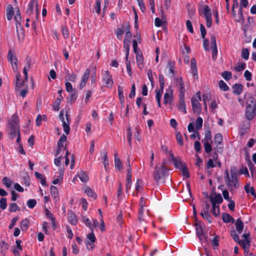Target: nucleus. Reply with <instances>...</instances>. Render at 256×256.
I'll use <instances>...</instances> for the list:
<instances>
[{
    "label": "nucleus",
    "mask_w": 256,
    "mask_h": 256,
    "mask_svg": "<svg viewBox=\"0 0 256 256\" xmlns=\"http://www.w3.org/2000/svg\"><path fill=\"white\" fill-rule=\"evenodd\" d=\"M87 238L88 239V240H86L85 241H90V242H94L96 240V236H94V230H92V232L90 233V234H88V235H87Z\"/></svg>",
    "instance_id": "obj_59"
},
{
    "label": "nucleus",
    "mask_w": 256,
    "mask_h": 256,
    "mask_svg": "<svg viewBox=\"0 0 256 256\" xmlns=\"http://www.w3.org/2000/svg\"><path fill=\"white\" fill-rule=\"evenodd\" d=\"M70 93V94L67 98V100L72 102L75 101L77 99L78 92L76 89H74V91Z\"/></svg>",
    "instance_id": "obj_32"
},
{
    "label": "nucleus",
    "mask_w": 256,
    "mask_h": 256,
    "mask_svg": "<svg viewBox=\"0 0 256 256\" xmlns=\"http://www.w3.org/2000/svg\"><path fill=\"white\" fill-rule=\"evenodd\" d=\"M130 40L124 38V48L125 51L126 56L125 60L128 58L129 52L130 50Z\"/></svg>",
    "instance_id": "obj_18"
},
{
    "label": "nucleus",
    "mask_w": 256,
    "mask_h": 256,
    "mask_svg": "<svg viewBox=\"0 0 256 256\" xmlns=\"http://www.w3.org/2000/svg\"><path fill=\"white\" fill-rule=\"evenodd\" d=\"M16 31L18 40H22L24 38V30L22 24H16Z\"/></svg>",
    "instance_id": "obj_15"
},
{
    "label": "nucleus",
    "mask_w": 256,
    "mask_h": 256,
    "mask_svg": "<svg viewBox=\"0 0 256 256\" xmlns=\"http://www.w3.org/2000/svg\"><path fill=\"white\" fill-rule=\"evenodd\" d=\"M64 98L62 95L60 96V98H57L52 105L53 108L54 110L58 111L60 108V105L62 102V100H63Z\"/></svg>",
    "instance_id": "obj_29"
},
{
    "label": "nucleus",
    "mask_w": 256,
    "mask_h": 256,
    "mask_svg": "<svg viewBox=\"0 0 256 256\" xmlns=\"http://www.w3.org/2000/svg\"><path fill=\"white\" fill-rule=\"evenodd\" d=\"M8 248V245L5 241H2L0 243V252L2 256H4L6 255Z\"/></svg>",
    "instance_id": "obj_27"
},
{
    "label": "nucleus",
    "mask_w": 256,
    "mask_h": 256,
    "mask_svg": "<svg viewBox=\"0 0 256 256\" xmlns=\"http://www.w3.org/2000/svg\"><path fill=\"white\" fill-rule=\"evenodd\" d=\"M102 80L106 83V86L108 88H112L114 84L113 78L112 74H110L109 70L105 72L102 78Z\"/></svg>",
    "instance_id": "obj_5"
},
{
    "label": "nucleus",
    "mask_w": 256,
    "mask_h": 256,
    "mask_svg": "<svg viewBox=\"0 0 256 256\" xmlns=\"http://www.w3.org/2000/svg\"><path fill=\"white\" fill-rule=\"evenodd\" d=\"M126 138L128 140V145L131 148L132 147V132L131 130L130 126H128L126 128Z\"/></svg>",
    "instance_id": "obj_36"
},
{
    "label": "nucleus",
    "mask_w": 256,
    "mask_h": 256,
    "mask_svg": "<svg viewBox=\"0 0 256 256\" xmlns=\"http://www.w3.org/2000/svg\"><path fill=\"white\" fill-rule=\"evenodd\" d=\"M180 170L182 171L183 176L187 178L190 177V174L188 170L187 165L186 163H184L183 167L181 168Z\"/></svg>",
    "instance_id": "obj_34"
},
{
    "label": "nucleus",
    "mask_w": 256,
    "mask_h": 256,
    "mask_svg": "<svg viewBox=\"0 0 256 256\" xmlns=\"http://www.w3.org/2000/svg\"><path fill=\"white\" fill-rule=\"evenodd\" d=\"M84 192L86 195L94 200H96L97 198V194L89 186H87L84 188Z\"/></svg>",
    "instance_id": "obj_23"
},
{
    "label": "nucleus",
    "mask_w": 256,
    "mask_h": 256,
    "mask_svg": "<svg viewBox=\"0 0 256 256\" xmlns=\"http://www.w3.org/2000/svg\"><path fill=\"white\" fill-rule=\"evenodd\" d=\"M126 191L130 190L132 184V174H126Z\"/></svg>",
    "instance_id": "obj_30"
},
{
    "label": "nucleus",
    "mask_w": 256,
    "mask_h": 256,
    "mask_svg": "<svg viewBox=\"0 0 256 256\" xmlns=\"http://www.w3.org/2000/svg\"><path fill=\"white\" fill-rule=\"evenodd\" d=\"M222 220L224 223H234L235 222L234 219L228 214L224 212L222 215Z\"/></svg>",
    "instance_id": "obj_21"
},
{
    "label": "nucleus",
    "mask_w": 256,
    "mask_h": 256,
    "mask_svg": "<svg viewBox=\"0 0 256 256\" xmlns=\"http://www.w3.org/2000/svg\"><path fill=\"white\" fill-rule=\"evenodd\" d=\"M256 114V105L254 106H246V116L247 120H252Z\"/></svg>",
    "instance_id": "obj_7"
},
{
    "label": "nucleus",
    "mask_w": 256,
    "mask_h": 256,
    "mask_svg": "<svg viewBox=\"0 0 256 256\" xmlns=\"http://www.w3.org/2000/svg\"><path fill=\"white\" fill-rule=\"evenodd\" d=\"M62 122V126L64 128V130L66 134H68L70 133V123H66V121H64Z\"/></svg>",
    "instance_id": "obj_61"
},
{
    "label": "nucleus",
    "mask_w": 256,
    "mask_h": 256,
    "mask_svg": "<svg viewBox=\"0 0 256 256\" xmlns=\"http://www.w3.org/2000/svg\"><path fill=\"white\" fill-rule=\"evenodd\" d=\"M176 140L180 146H182L184 144L183 138L180 132H176Z\"/></svg>",
    "instance_id": "obj_52"
},
{
    "label": "nucleus",
    "mask_w": 256,
    "mask_h": 256,
    "mask_svg": "<svg viewBox=\"0 0 256 256\" xmlns=\"http://www.w3.org/2000/svg\"><path fill=\"white\" fill-rule=\"evenodd\" d=\"M2 182L6 187L10 188L11 184L14 183V182L10 180L8 178L5 176L2 178Z\"/></svg>",
    "instance_id": "obj_54"
},
{
    "label": "nucleus",
    "mask_w": 256,
    "mask_h": 256,
    "mask_svg": "<svg viewBox=\"0 0 256 256\" xmlns=\"http://www.w3.org/2000/svg\"><path fill=\"white\" fill-rule=\"evenodd\" d=\"M175 80H176V85L179 86V96H184L186 92V89L184 88V84L182 77H180L179 78H174Z\"/></svg>",
    "instance_id": "obj_9"
},
{
    "label": "nucleus",
    "mask_w": 256,
    "mask_h": 256,
    "mask_svg": "<svg viewBox=\"0 0 256 256\" xmlns=\"http://www.w3.org/2000/svg\"><path fill=\"white\" fill-rule=\"evenodd\" d=\"M203 102L206 110L207 109L206 102L210 101L211 99V94L210 93H207L202 95Z\"/></svg>",
    "instance_id": "obj_48"
},
{
    "label": "nucleus",
    "mask_w": 256,
    "mask_h": 256,
    "mask_svg": "<svg viewBox=\"0 0 256 256\" xmlns=\"http://www.w3.org/2000/svg\"><path fill=\"white\" fill-rule=\"evenodd\" d=\"M249 50L247 48H243L242 50L241 56L245 60H248L249 58Z\"/></svg>",
    "instance_id": "obj_49"
},
{
    "label": "nucleus",
    "mask_w": 256,
    "mask_h": 256,
    "mask_svg": "<svg viewBox=\"0 0 256 256\" xmlns=\"http://www.w3.org/2000/svg\"><path fill=\"white\" fill-rule=\"evenodd\" d=\"M50 192L52 196L56 198L58 196V190L56 186H51L50 187Z\"/></svg>",
    "instance_id": "obj_40"
},
{
    "label": "nucleus",
    "mask_w": 256,
    "mask_h": 256,
    "mask_svg": "<svg viewBox=\"0 0 256 256\" xmlns=\"http://www.w3.org/2000/svg\"><path fill=\"white\" fill-rule=\"evenodd\" d=\"M18 117H13L11 120L9 122L10 127V135L11 138L14 139L18 135V132L20 131L19 125L18 124Z\"/></svg>",
    "instance_id": "obj_2"
},
{
    "label": "nucleus",
    "mask_w": 256,
    "mask_h": 256,
    "mask_svg": "<svg viewBox=\"0 0 256 256\" xmlns=\"http://www.w3.org/2000/svg\"><path fill=\"white\" fill-rule=\"evenodd\" d=\"M198 11L200 14H203L204 18L212 16L211 10L209 6L206 4H204L202 3L200 5Z\"/></svg>",
    "instance_id": "obj_6"
},
{
    "label": "nucleus",
    "mask_w": 256,
    "mask_h": 256,
    "mask_svg": "<svg viewBox=\"0 0 256 256\" xmlns=\"http://www.w3.org/2000/svg\"><path fill=\"white\" fill-rule=\"evenodd\" d=\"M67 140V137L66 135L63 134L59 138L57 142V148H64V142H65Z\"/></svg>",
    "instance_id": "obj_37"
},
{
    "label": "nucleus",
    "mask_w": 256,
    "mask_h": 256,
    "mask_svg": "<svg viewBox=\"0 0 256 256\" xmlns=\"http://www.w3.org/2000/svg\"><path fill=\"white\" fill-rule=\"evenodd\" d=\"M218 86L220 89L224 92L228 91L230 88L227 84L222 80L218 82Z\"/></svg>",
    "instance_id": "obj_41"
},
{
    "label": "nucleus",
    "mask_w": 256,
    "mask_h": 256,
    "mask_svg": "<svg viewBox=\"0 0 256 256\" xmlns=\"http://www.w3.org/2000/svg\"><path fill=\"white\" fill-rule=\"evenodd\" d=\"M200 214L204 220H206L208 223L212 222V218L210 212H200Z\"/></svg>",
    "instance_id": "obj_53"
},
{
    "label": "nucleus",
    "mask_w": 256,
    "mask_h": 256,
    "mask_svg": "<svg viewBox=\"0 0 256 256\" xmlns=\"http://www.w3.org/2000/svg\"><path fill=\"white\" fill-rule=\"evenodd\" d=\"M244 222L240 218L236 220V228L238 234H240L244 228Z\"/></svg>",
    "instance_id": "obj_25"
},
{
    "label": "nucleus",
    "mask_w": 256,
    "mask_h": 256,
    "mask_svg": "<svg viewBox=\"0 0 256 256\" xmlns=\"http://www.w3.org/2000/svg\"><path fill=\"white\" fill-rule=\"evenodd\" d=\"M220 237L218 236H216L212 240V245L214 249H216L219 244Z\"/></svg>",
    "instance_id": "obj_56"
},
{
    "label": "nucleus",
    "mask_w": 256,
    "mask_h": 256,
    "mask_svg": "<svg viewBox=\"0 0 256 256\" xmlns=\"http://www.w3.org/2000/svg\"><path fill=\"white\" fill-rule=\"evenodd\" d=\"M194 226H196V236L200 240H202L203 236L204 237L206 240L208 238V236L207 234L205 235L204 232V228H205L204 224L203 222H196L194 224Z\"/></svg>",
    "instance_id": "obj_3"
},
{
    "label": "nucleus",
    "mask_w": 256,
    "mask_h": 256,
    "mask_svg": "<svg viewBox=\"0 0 256 256\" xmlns=\"http://www.w3.org/2000/svg\"><path fill=\"white\" fill-rule=\"evenodd\" d=\"M190 70L194 78V79H198V68L196 66V62L194 58H192L190 60Z\"/></svg>",
    "instance_id": "obj_11"
},
{
    "label": "nucleus",
    "mask_w": 256,
    "mask_h": 256,
    "mask_svg": "<svg viewBox=\"0 0 256 256\" xmlns=\"http://www.w3.org/2000/svg\"><path fill=\"white\" fill-rule=\"evenodd\" d=\"M63 176H64V172H63V171L62 170H60L59 171V176H58V178H56L54 179L52 181V184H57L59 182H60V181L62 180V178H63Z\"/></svg>",
    "instance_id": "obj_55"
},
{
    "label": "nucleus",
    "mask_w": 256,
    "mask_h": 256,
    "mask_svg": "<svg viewBox=\"0 0 256 256\" xmlns=\"http://www.w3.org/2000/svg\"><path fill=\"white\" fill-rule=\"evenodd\" d=\"M8 210L10 212H12L20 210V208L16 203H10L9 204Z\"/></svg>",
    "instance_id": "obj_43"
},
{
    "label": "nucleus",
    "mask_w": 256,
    "mask_h": 256,
    "mask_svg": "<svg viewBox=\"0 0 256 256\" xmlns=\"http://www.w3.org/2000/svg\"><path fill=\"white\" fill-rule=\"evenodd\" d=\"M35 4L36 12V18H38V2L34 0H32L29 2L26 10V14L30 16L33 13L34 6Z\"/></svg>",
    "instance_id": "obj_8"
},
{
    "label": "nucleus",
    "mask_w": 256,
    "mask_h": 256,
    "mask_svg": "<svg viewBox=\"0 0 256 256\" xmlns=\"http://www.w3.org/2000/svg\"><path fill=\"white\" fill-rule=\"evenodd\" d=\"M158 81L160 86V89L164 90V78L162 74H158Z\"/></svg>",
    "instance_id": "obj_62"
},
{
    "label": "nucleus",
    "mask_w": 256,
    "mask_h": 256,
    "mask_svg": "<svg viewBox=\"0 0 256 256\" xmlns=\"http://www.w3.org/2000/svg\"><path fill=\"white\" fill-rule=\"evenodd\" d=\"M78 176L80 180L83 182H86L89 180L87 173L83 170H81L78 173Z\"/></svg>",
    "instance_id": "obj_28"
},
{
    "label": "nucleus",
    "mask_w": 256,
    "mask_h": 256,
    "mask_svg": "<svg viewBox=\"0 0 256 256\" xmlns=\"http://www.w3.org/2000/svg\"><path fill=\"white\" fill-rule=\"evenodd\" d=\"M214 190L215 188L212 189V194L210 196V202L218 204H221L223 202L222 197L220 194L216 193Z\"/></svg>",
    "instance_id": "obj_4"
},
{
    "label": "nucleus",
    "mask_w": 256,
    "mask_h": 256,
    "mask_svg": "<svg viewBox=\"0 0 256 256\" xmlns=\"http://www.w3.org/2000/svg\"><path fill=\"white\" fill-rule=\"evenodd\" d=\"M231 178L230 183L232 182L234 186L236 188H237L239 186V184H238V176L236 172H231Z\"/></svg>",
    "instance_id": "obj_24"
},
{
    "label": "nucleus",
    "mask_w": 256,
    "mask_h": 256,
    "mask_svg": "<svg viewBox=\"0 0 256 256\" xmlns=\"http://www.w3.org/2000/svg\"><path fill=\"white\" fill-rule=\"evenodd\" d=\"M191 102L194 112L199 114L201 112V107L198 100L196 98L192 97Z\"/></svg>",
    "instance_id": "obj_12"
},
{
    "label": "nucleus",
    "mask_w": 256,
    "mask_h": 256,
    "mask_svg": "<svg viewBox=\"0 0 256 256\" xmlns=\"http://www.w3.org/2000/svg\"><path fill=\"white\" fill-rule=\"evenodd\" d=\"M170 90V93L166 92L164 94V104H170L172 102V100L173 97L172 96V90L170 88H169Z\"/></svg>",
    "instance_id": "obj_20"
},
{
    "label": "nucleus",
    "mask_w": 256,
    "mask_h": 256,
    "mask_svg": "<svg viewBox=\"0 0 256 256\" xmlns=\"http://www.w3.org/2000/svg\"><path fill=\"white\" fill-rule=\"evenodd\" d=\"M36 200L35 199H30L28 200L26 204L30 208H33L36 204Z\"/></svg>",
    "instance_id": "obj_60"
},
{
    "label": "nucleus",
    "mask_w": 256,
    "mask_h": 256,
    "mask_svg": "<svg viewBox=\"0 0 256 256\" xmlns=\"http://www.w3.org/2000/svg\"><path fill=\"white\" fill-rule=\"evenodd\" d=\"M222 76L226 81L229 80L232 78V74L230 71H224L222 74Z\"/></svg>",
    "instance_id": "obj_50"
},
{
    "label": "nucleus",
    "mask_w": 256,
    "mask_h": 256,
    "mask_svg": "<svg viewBox=\"0 0 256 256\" xmlns=\"http://www.w3.org/2000/svg\"><path fill=\"white\" fill-rule=\"evenodd\" d=\"M212 136L211 130L210 128H208V130H205V134L204 140L205 141L208 142V141H210L212 142Z\"/></svg>",
    "instance_id": "obj_42"
},
{
    "label": "nucleus",
    "mask_w": 256,
    "mask_h": 256,
    "mask_svg": "<svg viewBox=\"0 0 256 256\" xmlns=\"http://www.w3.org/2000/svg\"><path fill=\"white\" fill-rule=\"evenodd\" d=\"M168 67L169 68V73L172 74V77H174L176 72L174 70V62L172 60H168Z\"/></svg>",
    "instance_id": "obj_39"
},
{
    "label": "nucleus",
    "mask_w": 256,
    "mask_h": 256,
    "mask_svg": "<svg viewBox=\"0 0 256 256\" xmlns=\"http://www.w3.org/2000/svg\"><path fill=\"white\" fill-rule=\"evenodd\" d=\"M100 4H101V1L100 0H96V5L94 6V10H95L96 12L98 14H100V12H101Z\"/></svg>",
    "instance_id": "obj_57"
},
{
    "label": "nucleus",
    "mask_w": 256,
    "mask_h": 256,
    "mask_svg": "<svg viewBox=\"0 0 256 256\" xmlns=\"http://www.w3.org/2000/svg\"><path fill=\"white\" fill-rule=\"evenodd\" d=\"M8 60L12 65L16 64L18 63V60L15 56L14 52L12 50H9L7 56Z\"/></svg>",
    "instance_id": "obj_14"
},
{
    "label": "nucleus",
    "mask_w": 256,
    "mask_h": 256,
    "mask_svg": "<svg viewBox=\"0 0 256 256\" xmlns=\"http://www.w3.org/2000/svg\"><path fill=\"white\" fill-rule=\"evenodd\" d=\"M90 70L88 68H86L82 78L80 82L79 85V88L82 89L86 86L87 81L90 76Z\"/></svg>",
    "instance_id": "obj_10"
},
{
    "label": "nucleus",
    "mask_w": 256,
    "mask_h": 256,
    "mask_svg": "<svg viewBox=\"0 0 256 256\" xmlns=\"http://www.w3.org/2000/svg\"><path fill=\"white\" fill-rule=\"evenodd\" d=\"M61 30L62 34L63 35L64 38L65 39H68L69 38L70 34L68 28L66 26H61Z\"/></svg>",
    "instance_id": "obj_47"
},
{
    "label": "nucleus",
    "mask_w": 256,
    "mask_h": 256,
    "mask_svg": "<svg viewBox=\"0 0 256 256\" xmlns=\"http://www.w3.org/2000/svg\"><path fill=\"white\" fill-rule=\"evenodd\" d=\"M118 96L120 101H123V99L124 98V94H123V87L122 86H118Z\"/></svg>",
    "instance_id": "obj_58"
},
{
    "label": "nucleus",
    "mask_w": 256,
    "mask_h": 256,
    "mask_svg": "<svg viewBox=\"0 0 256 256\" xmlns=\"http://www.w3.org/2000/svg\"><path fill=\"white\" fill-rule=\"evenodd\" d=\"M246 68V64L244 62H238L234 69L236 72H240L244 70Z\"/></svg>",
    "instance_id": "obj_45"
},
{
    "label": "nucleus",
    "mask_w": 256,
    "mask_h": 256,
    "mask_svg": "<svg viewBox=\"0 0 256 256\" xmlns=\"http://www.w3.org/2000/svg\"><path fill=\"white\" fill-rule=\"evenodd\" d=\"M174 167L180 170L181 168L183 167L184 163H182L181 158L179 156H177L176 158L172 162Z\"/></svg>",
    "instance_id": "obj_33"
},
{
    "label": "nucleus",
    "mask_w": 256,
    "mask_h": 256,
    "mask_svg": "<svg viewBox=\"0 0 256 256\" xmlns=\"http://www.w3.org/2000/svg\"><path fill=\"white\" fill-rule=\"evenodd\" d=\"M256 99L252 96H249L247 99L246 106H254L256 105Z\"/></svg>",
    "instance_id": "obj_46"
},
{
    "label": "nucleus",
    "mask_w": 256,
    "mask_h": 256,
    "mask_svg": "<svg viewBox=\"0 0 256 256\" xmlns=\"http://www.w3.org/2000/svg\"><path fill=\"white\" fill-rule=\"evenodd\" d=\"M76 79V74L74 72H72L70 74H68V76H66V80H69L72 82H75Z\"/></svg>",
    "instance_id": "obj_63"
},
{
    "label": "nucleus",
    "mask_w": 256,
    "mask_h": 256,
    "mask_svg": "<svg viewBox=\"0 0 256 256\" xmlns=\"http://www.w3.org/2000/svg\"><path fill=\"white\" fill-rule=\"evenodd\" d=\"M203 120L202 118L199 116L198 117L196 120V130L201 129L202 126Z\"/></svg>",
    "instance_id": "obj_51"
},
{
    "label": "nucleus",
    "mask_w": 256,
    "mask_h": 256,
    "mask_svg": "<svg viewBox=\"0 0 256 256\" xmlns=\"http://www.w3.org/2000/svg\"><path fill=\"white\" fill-rule=\"evenodd\" d=\"M232 88H233L232 93L238 96L242 92L244 86L241 84H235L232 86Z\"/></svg>",
    "instance_id": "obj_19"
},
{
    "label": "nucleus",
    "mask_w": 256,
    "mask_h": 256,
    "mask_svg": "<svg viewBox=\"0 0 256 256\" xmlns=\"http://www.w3.org/2000/svg\"><path fill=\"white\" fill-rule=\"evenodd\" d=\"M136 54V62L137 63L138 67L140 70H142L144 68V60L142 54L141 50L139 51L138 53Z\"/></svg>",
    "instance_id": "obj_13"
},
{
    "label": "nucleus",
    "mask_w": 256,
    "mask_h": 256,
    "mask_svg": "<svg viewBox=\"0 0 256 256\" xmlns=\"http://www.w3.org/2000/svg\"><path fill=\"white\" fill-rule=\"evenodd\" d=\"M114 166L116 169H118L120 172L122 169V162L120 160L118 156V154L116 153L114 156Z\"/></svg>",
    "instance_id": "obj_22"
},
{
    "label": "nucleus",
    "mask_w": 256,
    "mask_h": 256,
    "mask_svg": "<svg viewBox=\"0 0 256 256\" xmlns=\"http://www.w3.org/2000/svg\"><path fill=\"white\" fill-rule=\"evenodd\" d=\"M102 160L103 164L104 165V168L106 170H107V168L109 166V162L107 155V152L106 151H104L103 153V156L102 157Z\"/></svg>",
    "instance_id": "obj_38"
},
{
    "label": "nucleus",
    "mask_w": 256,
    "mask_h": 256,
    "mask_svg": "<svg viewBox=\"0 0 256 256\" xmlns=\"http://www.w3.org/2000/svg\"><path fill=\"white\" fill-rule=\"evenodd\" d=\"M223 137L220 133H217L214 136V142L216 145L221 144H222Z\"/></svg>",
    "instance_id": "obj_31"
},
{
    "label": "nucleus",
    "mask_w": 256,
    "mask_h": 256,
    "mask_svg": "<svg viewBox=\"0 0 256 256\" xmlns=\"http://www.w3.org/2000/svg\"><path fill=\"white\" fill-rule=\"evenodd\" d=\"M0 207L2 210H5L7 207L6 198H2L0 200Z\"/></svg>",
    "instance_id": "obj_64"
},
{
    "label": "nucleus",
    "mask_w": 256,
    "mask_h": 256,
    "mask_svg": "<svg viewBox=\"0 0 256 256\" xmlns=\"http://www.w3.org/2000/svg\"><path fill=\"white\" fill-rule=\"evenodd\" d=\"M154 179L158 184L160 182H164V179L168 176V170L163 164L156 166L153 173Z\"/></svg>",
    "instance_id": "obj_1"
},
{
    "label": "nucleus",
    "mask_w": 256,
    "mask_h": 256,
    "mask_svg": "<svg viewBox=\"0 0 256 256\" xmlns=\"http://www.w3.org/2000/svg\"><path fill=\"white\" fill-rule=\"evenodd\" d=\"M178 109L184 112L186 114V105L184 101V96H179L178 104L177 105Z\"/></svg>",
    "instance_id": "obj_16"
},
{
    "label": "nucleus",
    "mask_w": 256,
    "mask_h": 256,
    "mask_svg": "<svg viewBox=\"0 0 256 256\" xmlns=\"http://www.w3.org/2000/svg\"><path fill=\"white\" fill-rule=\"evenodd\" d=\"M230 236L236 242H238V244H242L241 241L242 240H240L238 234L234 230H233L231 232Z\"/></svg>",
    "instance_id": "obj_44"
},
{
    "label": "nucleus",
    "mask_w": 256,
    "mask_h": 256,
    "mask_svg": "<svg viewBox=\"0 0 256 256\" xmlns=\"http://www.w3.org/2000/svg\"><path fill=\"white\" fill-rule=\"evenodd\" d=\"M30 226V222L27 218L23 220L20 222V228L23 232L27 230Z\"/></svg>",
    "instance_id": "obj_35"
},
{
    "label": "nucleus",
    "mask_w": 256,
    "mask_h": 256,
    "mask_svg": "<svg viewBox=\"0 0 256 256\" xmlns=\"http://www.w3.org/2000/svg\"><path fill=\"white\" fill-rule=\"evenodd\" d=\"M14 8L11 4H8L6 8V18L8 20H10L14 16Z\"/></svg>",
    "instance_id": "obj_26"
},
{
    "label": "nucleus",
    "mask_w": 256,
    "mask_h": 256,
    "mask_svg": "<svg viewBox=\"0 0 256 256\" xmlns=\"http://www.w3.org/2000/svg\"><path fill=\"white\" fill-rule=\"evenodd\" d=\"M68 217L70 223L72 225H76L78 219L76 214L72 210H68Z\"/></svg>",
    "instance_id": "obj_17"
}]
</instances>
